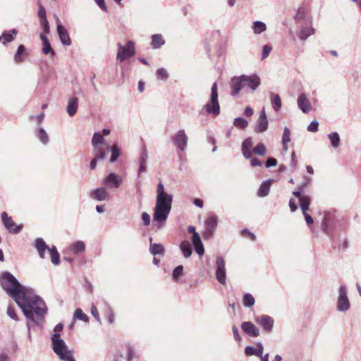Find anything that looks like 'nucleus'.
I'll return each mask as SVG.
<instances>
[{
    "label": "nucleus",
    "mask_w": 361,
    "mask_h": 361,
    "mask_svg": "<svg viewBox=\"0 0 361 361\" xmlns=\"http://www.w3.org/2000/svg\"><path fill=\"white\" fill-rule=\"evenodd\" d=\"M252 152L259 156H264L267 153V149L262 142H259L253 148Z\"/></svg>",
    "instance_id": "43"
},
{
    "label": "nucleus",
    "mask_w": 361,
    "mask_h": 361,
    "mask_svg": "<svg viewBox=\"0 0 361 361\" xmlns=\"http://www.w3.org/2000/svg\"><path fill=\"white\" fill-rule=\"evenodd\" d=\"M267 29V25L264 23L257 20L253 23L252 30L255 34L259 35L264 32Z\"/></svg>",
    "instance_id": "38"
},
{
    "label": "nucleus",
    "mask_w": 361,
    "mask_h": 361,
    "mask_svg": "<svg viewBox=\"0 0 361 361\" xmlns=\"http://www.w3.org/2000/svg\"><path fill=\"white\" fill-rule=\"evenodd\" d=\"M157 76L159 80H166L168 78L169 75L166 69L161 68L157 69Z\"/></svg>",
    "instance_id": "48"
},
{
    "label": "nucleus",
    "mask_w": 361,
    "mask_h": 361,
    "mask_svg": "<svg viewBox=\"0 0 361 361\" xmlns=\"http://www.w3.org/2000/svg\"><path fill=\"white\" fill-rule=\"evenodd\" d=\"M319 123L316 121H312L307 127L310 132L315 133L318 131Z\"/></svg>",
    "instance_id": "55"
},
{
    "label": "nucleus",
    "mask_w": 361,
    "mask_h": 361,
    "mask_svg": "<svg viewBox=\"0 0 361 361\" xmlns=\"http://www.w3.org/2000/svg\"><path fill=\"white\" fill-rule=\"evenodd\" d=\"M253 146V141L251 137L246 138L242 143L241 149L243 157L247 159H251L252 152L251 148Z\"/></svg>",
    "instance_id": "22"
},
{
    "label": "nucleus",
    "mask_w": 361,
    "mask_h": 361,
    "mask_svg": "<svg viewBox=\"0 0 361 361\" xmlns=\"http://www.w3.org/2000/svg\"><path fill=\"white\" fill-rule=\"evenodd\" d=\"M203 109L208 114L218 116L220 114V105L218 100L217 83L214 82L211 88L210 99L204 105Z\"/></svg>",
    "instance_id": "6"
},
{
    "label": "nucleus",
    "mask_w": 361,
    "mask_h": 361,
    "mask_svg": "<svg viewBox=\"0 0 361 361\" xmlns=\"http://www.w3.org/2000/svg\"><path fill=\"white\" fill-rule=\"evenodd\" d=\"M59 337L60 334L54 333L51 338L54 353L62 361H75L73 357V350H69L65 341Z\"/></svg>",
    "instance_id": "5"
},
{
    "label": "nucleus",
    "mask_w": 361,
    "mask_h": 361,
    "mask_svg": "<svg viewBox=\"0 0 361 361\" xmlns=\"http://www.w3.org/2000/svg\"><path fill=\"white\" fill-rule=\"evenodd\" d=\"M111 152V156L110 158V162L114 163L115 162L117 159L120 157V150L118 147L116 145H114L110 149Z\"/></svg>",
    "instance_id": "44"
},
{
    "label": "nucleus",
    "mask_w": 361,
    "mask_h": 361,
    "mask_svg": "<svg viewBox=\"0 0 361 361\" xmlns=\"http://www.w3.org/2000/svg\"><path fill=\"white\" fill-rule=\"evenodd\" d=\"M26 55L25 46L20 44L18 46L17 51L13 56V61L17 64L22 63L24 61L25 56Z\"/></svg>",
    "instance_id": "28"
},
{
    "label": "nucleus",
    "mask_w": 361,
    "mask_h": 361,
    "mask_svg": "<svg viewBox=\"0 0 361 361\" xmlns=\"http://www.w3.org/2000/svg\"><path fill=\"white\" fill-rule=\"evenodd\" d=\"M314 33L312 26L302 27L298 32V36L301 40H305L308 37Z\"/></svg>",
    "instance_id": "31"
},
{
    "label": "nucleus",
    "mask_w": 361,
    "mask_h": 361,
    "mask_svg": "<svg viewBox=\"0 0 361 361\" xmlns=\"http://www.w3.org/2000/svg\"><path fill=\"white\" fill-rule=\"evenodd\" d=\"M69 249L73 253L78 254L83 252L85 250V245L82 241L78 240L73 243L70 246Z\"/></svg>",
    "instance_id": "33"
},
{
    "label": "nucleus",
    "mask_w": 361,
    "mask_h": 361,
    "mask_svg": "<svg viewBox=\"0 0 361 361\" xmlns=\"http://www.w3.org/2000/svg\"><path fill=\"white\" fill-rule=\"evenodd\" d=\"M290 141V131L288 127H285L283 129V133L282 135V145L283 149L286 152L288 150V144Z\"/></svg>",
    "instance_id": "35"
},
{
    "label": "nucleus",
    "mask_w": 361,
    "mask_h": 361,
    "mask_svg": "<svg viewBox=\"0 0 361 361\" xmlns=\"http://www.w3.org/2000/svg\"><path fill=\"white\" fill-rule=\"evenodd\" d=\"M25 317L36 324L44 319L47 307L43 299L32 288L25 293L20 302H16Z\"/></svg>",
    "instance_id": "1"
},
{
    "label": "nucleus",
    "mask_w": 361,
    "mask_h": 361,
    "mask_svg": "<svg viewBox=\"0 0 361 361\" xmlns=\"http://www.w3.org/2000/svg\"><path fill=\"white\" fill-rule=\"evenodd\" d=\"M272 47L268 44H265L262 47V60L265 59L269 55Z\"/></svg>",
    "instance_id": "53"
},
{
    "label": "nucleus",
    "mask_w": 361,
    "mask_h": 361,
    "mask_svg": "<svg viewBox=\"0 0 361 361\" xmlns=\"http://www.w3.org/2000/svg\"><path fill=\"white\" fill-rule=\"evenodd\" d=\"M7 314L11 319L15 321H17L18 319V315L16 314V311L12 306L8 307Z\"/></svg>",
    "instance_id": "54"
},
{
    "label": "nucleus",
    "mask_w": 361,
    "mask_h": 361,
    "mask_svg": "<svg viewBox=\"0 0 361 361\" xmlns=\"http://www.w3.org/2000/svg\"><path fill=\"white\" fill-rule=\"evenodd\" d=\"M331 145L334 148H338L341 143V139L337 132H333L328 135Z\"/></svg>",
    "instance_id": "37"
},
{
    "label": "nucleus",
    "mask_w": 361,
    "mask_h": 361,
    "mask_svg": "<svg viewBox=\"0 0 361 361\" xmlns=\"http://www.w3.org/2000/svg\"><path fill=\"white\" fill-rule=\"evenodd\" d=\"M268 119L264 108L260 111L259 116L255 127V131L257 133L265 132L268 129Z\"/></svg>",
    "instance_id": "15"
},
{
    "label": "nucleus",
    "mask_w": 361,
    "mask_h": 361,
    "mask_svg": "<svg viewBox=\"0 0 361 361\" xmlns=\"http://www.w3.org/2000/svg\"><path fill=\"white\" fill-rule=\"evenodd\" d=\"M188 232L192 234L191 240L195 252L200 256H202L204 253V248L202 243L200 234L196 231L195 227L194 226H189L188 227Z\"/></svg>",
    "instance_id": "11"
},
{
    "label": "nucleus",
    "mask_w": 361,
    "mask_h": 361,
    "mask_svg": "<svg viewBox=\"0 0 361 361\" xmlns=\"http://www.w3.org/2000/svg\"><path fill=\"white\" fill-rule=\"evenodd\" d=\"M179 247L185 258H188L191 256L192 253V246L188 240H183L180 243Z\"/></svg>",
    "instance_id": "27"
},
{
    "label": "nucleus",
    "mask_w": 361,
    "mask_h": 361,
    "mask_svg": "<svg viewBox=\"0 0 361 361\" xmlns=\"http://www.w3.org/2000/svg\"><path fill=\"white\" fill-rule=\"evenodd\" d=\"M183 267L182 265H178V267H176L173 271V279L174 280H177L180 276H181L183 274Z\"/></svg>",
    "instance_id": "51"
},
{
    "label": "nucleus",
    "mask_w": 361,
    "mask_h": 361,
    "mask_svg": "<svg viewBox=\"0 0 361 361\" xmlns=\"http://www.w3.org/2000/svg\"><path fill=\"white\" fill-rule=\"evenodd\" d=\"M164 43L165 41L161 35H153L152 36L151 45L154 49L160 48Z\"/></svg>",
    "instance_id": "34"
},
{
    "label": "nucleus",
    "mask_w": 361,
    "mask_h": 361,
    "mask_svg": "<svg viewBox=\"0 0 361 361\" xmlns=\"http://www.w3.org/2000/svg\"><path fill=\"white\" fill-rule=\"evenodd\" d=\"M218 219L215 215H211L207 219L204 225V230L202 234L204 239H209L212 237L216 229Z\"/></svg>",
    "instance_id": "12"
},
{
    "label": "nucleus",
    "mask_w": 361,
    "mask_h": 361,
    "mask_svg": "<svg viewBox=\"0 0 361 361\" xmlns=\"http://www.w3.org/2000/svg\"><path fill=\"white\" fill-rule=\"evenodd\" d=\"M18 31L16 29H12L8 32H4L2 34V37H4V41L3 42V44H6L8 42H11L14 39V35H17Z\"/></svg>",
    "instance_id": "39"
},
{
    "label": "nucleus",
    "mask_w": 361,
    "mask_h": 361,
    "mask_svg": "<svg viewBox=\"0 0 361 361\" xmlns=\"http://www.w3.org/2000/svg\"><path fill=\"white\" fill-rule=\"evenodd\" d=\"M91 314L98 322L101 323V319L97 308L94 305H92L91 307Z\"/></svg>",
    "instance_id": "57"
},
{
    "label": "nucleus",
    "mask_w": 361,
    "mask_h": 361,
    "mask_svg": "<svg viewBox=\"0 0 361 361\" xmlns=\"http://www.w3.org/2000/svg\"><path fill=\"white\" fill-rule=\"evenodd\" d=\"M57 32L59 36L60 40L63 45L69 46L71 44V40L67 30L59 21L57 24Z\"/></svg>",
    "instance_id": "20"
},
{
    "label": "nucleus",
    "mask_w": 361,
    "mask_h": 361,
    "mask_svg": "<svg viewBox=\"0 0 361 361\" xmlns=\"http://www.w3.org/2000/svg\"><path fill=\"white\" fill-rule=\"evenodd\" d=\"M264 351V346L262 343L259 342L257 343V348L247 345L245 348V354L247 356L256 355L257 357L261 356Z\"/></svg>",
    "instance_id": "24"
},
{
    "label": "nucleus",
    "mask_w": 361,
    "mask_h": 361,
    "mask_svg": "<svg viewBox=\"0 0 361 361\" xmlns=\"http://www.w3.org/2000/svg\"><path fill=\"white\" fill-rule=\"evenodd\" d=\"M310 204V197L309 196L303 195L300 197V204L303 214H305V212L309 209Z\"/></svg>",
    "instance_id": "41"
},
{
    "label": "nucleus",
    "mask_w": 361,
    "mask_h": 361,
    "mask_svg": "<svg viewBox=\"0 0 361 361\" xmlns=\"http://www.w3.org/2000/svg\"><path fill=\"white\" fill-rule=\"evenodd\" d=\"M98 6L104 11H107V7L104 0H94Z\"/></svg>",
    "instance_id": "63"
},
{
    "label": "nucleus",
    "mask_w": 361,
    "mask_h": 361,
    "mask_svg": "<svg viewBox=\"0 0 361 361\" xmlns=\"http://www.w3.org/2000/svg\"><path fill=\"white\" fill-rule=\"evenodd\" d=\"M152 238H149L150 245H149V252L153 255H164V247L161 244L159 243H152Z\"/></svg>",
    "instance_id": "29"
},
{
    "label": "nucleus",
    "mask_w": 361,
    "mask_h": 361,
    "mask_svg": "<svg viewBox=\"0 0 361 361\" xmlns=\"http://www.w3.org/2000/svg\"><path fill=\"white\" fill-rule=\"evenodd\" d=\"M215 276L217 281L222 285L226 283V263L224 258L218 256L215 262Z\"/></svg>",
    "instance_id": "9"
},
{
    "label": "nucleus",
    "mask_w": 361,
    "mask_h": 361,
    "mask_svg": "<svg viewBox=\"0 0 361 361\" xmlns=\"http://www.w3.org/2000/svg\"><path fill=\"white\" fill-rule=\"evenodd\" d=\"M1 220L5 228L10 233L17 234L20 232L23 228L22 225H16L12 220L11 217L8 216L6 212L1 214Z\"/></svg>",
    "instance_id": "13"
},
{
    "label": "nucleus",
    "mask_w": 361,
    "mask_h": 361,
    "mask_svg": "<svg viewBox=\"0 0 361 361\" xmlns=\"http://www.w3.org/2000/svg\"><path fill=\"white\" fill-rule=\"evenodd\" d=\"M122 178L115 173H110L104 180L106 188H118L122 183Z\"/></svg>",
    "instance_id": "17"
},
{
    "label": "nucleus",
    "mask_w": 361,
    "mask_h": 361,
    "mask_svg": "<svg viewBox=\"0 0 361 361\" xmlns=\"http://www.w3.org/2000/svg\"><path fill=\"white\" fill-rule=\"evenodd\" d=\"M255 322L263 329L265 333H271L273 330L274 321L272 317L268 315H262L255 318Z\"/></svg>",
    "instance_id": "14"
},
{
    "label": "nucleus",
    "mask_w": 361,
    "mask_h": 361,
    "mask_svg": "<svg viewBox=\"0 0 361 361\" xmlns=\"http://www.w3.org/2000/svg\"><path fill=\"white\" fill-rule=\"evenodd\" d=\"M78 99L77 97H72L68 99L66 111L69 116H73L78 110Z\"/></svg>",
    "instance_id": "26"
},
{
    "label": "nucleus",
    "mask_w": 361,
    "mask_h": 361,
    "mask_svg": "<svg viewBox=\"0 0 361 361\" xmlns=\"http://www.w3.org/2000/svg\"><path fill=\"white\" fill-rule=\"evenodd\" d=\"M254 110L250 106H247L244 110V115L247 117H250L253 115Z\"/></svg>",
    "instance_id": "64"
},
{
    "label": "nucleus",
    "mask_w": 361,
    "mask_h": 361,
    "mask_svg": "<svg viewBox=\"0 0 361 361\" xmlns=\"http://www.w3.org/2000/svg\"><path fill=\"white\" fill-rule=\"evenodd\" d=\"M232 331L233 334V336L236 341L240 342L241 341V337L240 336L238 328L235 326H233Z\"/></svg>",
    "instance_id": "61"
},
{
    "label": "nucleus",
    "mask_w": 361,
    "mask_h": 361,
    "mask_svg": "<svg viewBox=\"0 0 361 361\" xmlns=\"http://www.w3.org/2000/svg\"><path fill=\"white\" fill-rule=\"evenodd\" d=\"M37 137L44 145H46L49 142L48 135L42 128L39 129Z\"/></svg>",
    "instance_id": "46"
},
{
    "label": "nucleus",
    "mask_w": 361,
    "mask_h": 361,
    "mask_svg": "<svg viewBox=\"0 0 361 361\" xmlns=\"http://www.w3.org/2000/svg\"><path fill=\"white\" fill-rule=\"evenodd\" d=\"M233 123L235 127L239 129H245L248 125V122L242 117L235 118Z\"/></svg>",
    "instance_id": "42"
},
{
    "label": "nucleus",
    "mask_w": 361,
    "mask_h": 361,
    "mask_svg": "<svg viewBox=\"0 0 361 361\" xmlns=\"http://www.w3.org/2000/svg\"><path fill=\"white\" fill-rule=\"evenodd\" d=\"M277 165V160L273 157H269L266 161V168L271 166H276Z\"/></svg>",
    "instance_id": "59"
},
{
    "label": "nucleus",
    "mask_w": 361,
    "mask_h": 361,
    "mask_svg": "<svg viewBox=\"0 0 361 361\" xmlns=\"http://www.w3.org/2000/svg\"><path fill=\"white\" fill-rule=\"evenodd\" d=\"M90 198L102 202L109 199V193L105 186L97 188L89 192Z\"/></svg>",
    "instance_id": "18"
},
{
    "label": "nucleus",
    "mask_w": 361,
    "mask_h": 361,
    "mask_svg": "<svg viewBox=\"0 0 361 361\" xmlns=\"http://www.w3.org/2000/svg\"><path fill=\"white\" fill-rule=\"evenodd\" d=\"M74 317L85 322H88V317L79 308L75 311Z\"/></svg>",
    "instance_id": "47"
},
{
    "label": "nucleus",
    "mask_w": 361,
    "mask_h": 361,
    "mask_svg": "<svg viewBox=\"0 0 361 361\" xmlns=\"http://www.w3.org/2000/svg\"><path fill=\"white\" fill-rule=\"evenodd\" d=\"M106 158V153L102 149H99V152H96L94 158L91 161L90 167L92 170L95 169L98 160H103Z\"/></svg>",
    "instance_id": "32"
},
{
    "label": "nucleus",
    "mask_w": 361,
    "mask_h": 361,
    "mask_svg": "<svg viewBox=\"0 0 361 361\" xmlns=\"http://www.w3.org/2000/svg\"><path fill=\"white\" fill-rule=\"evenodd\" d=\"M269 96L272 108L274 111H278L282 106L280 96L274 92H271Z\"/></svg>",
    "instance_id": "30"
},
{
    "label": "nucleus",
    "mask_w": 361,
    "mask_h": 361,
    "mask_svg": "<svg viewBox=\"0 0 361 361\" xmlns=\"http://www.w3.org/2000/svg\"><path fill=\"white\" fill-rule=\"evenodd\" d=\"M92 144L96 152H99V149H102L99 145H104L106 149L109 151L110 146L107 144L103 137V135L99 133H94L92 139Z\"/></svg>",
    "instance_id": "21"
},
{
    "label": "nucleus",
    "mask_w": 361,
    "mask_h": 361,
    "mask_svg": "<svg viewBox=\"0 0 361 361\" xmlns=\"http://www.w3.org/2000/svg\"><path fill=\"white\" fill-rule=\"evenodd\" d=\"M255 300L250 293L245 294L243 297V305L245 307H250L254 305Z\"/></svg>",
    "instance_id": "45"
},
{
    "label": "nucleus",
    "mask_w": 361,
    "mask_h": 361,
    "mask_svg": "<svg viewBox=\"0 0 361 361\" xmlns=\"http://www.w3.org/2000/svg\"><path fill=\"white\" fill-rule=\"evenodd\" d=\"M305 18V10L302 8H300L298 10L294 18L296 22L299 23L301 20H304Z\"/></svg>",
    "instance_id": "52"
},
{
    "label": "nucleus",
    "mask_w": 361,
    "mask_h": 361,
    "mask_svg": "<svg viewBox=\"0 0 361 361\" xmlns=\"http://www.w3.org/2000/svg\"><path fill=\"white\" fill-rule=\"evenodd\" d=\"M157 195L153 215V221L157 228H161L165 224L170 214L173 201L171 195L165 192L164 184L160 182L157 185Z\"/></svg>",
    "instance_id": "2"
},
{
    "label": "nucleus",
    "mask_w": 361,
    "mask_h": 361,
    "mask_svg": "<svg viewBox=\"0 0 361 361\" xmlns=\"http://www.w3.org/2000/svg\"><path fill=\"white\" fill-rule=\"evenodd\" d=\"M350 307V303L347 295V288L345 285H341L338 288L337 310L338 312H347Z\"/></svg>",
    "instance_id": "8"
},
{
    "label": "nucleus",
    "mask_w": 361,
    "mask_h": 361,
    "mask_svg": "<svg viewBox=\"0 0 361 361\" xmlns=\"http://www.w3.org/2000/svg\"><path fill=\"white\" fill-rule=\"evenodd\" d=\"M142 219L145 226H148L150 224V216L147 212H143L142 214Z\"/></svg>",
    "instance_id": "62"
},
{
    "label": "nucleus",
    "mask_w": 361,
    "mask_h": 361,
    "mask_svg": "<svg viewBox=\"0 0 361 361\" xmlns=\"http://www.w3.org/2000/svg\"><path fill=\"white\" fill-rule=\"evenodd\" d=\"M40 24L43 26L44 32L47 34L49 32V24L47 18L40 20Z\"/></svg>",
    "instance_id": "60"
},
{
    "label": "nucleus",
    "mask_w": 361,
    "mask_h": 361,
    "mask_svg": "<svg viewBox=\"0 0 361 361\" xmlns=\"http://www.w3.org/2000/svg\"><path fill=\"white\" fill-rule=\"evenodd\" d=\"M43 44V48H42V51H43V53L44 54H50L51 55V57H53L54 55H55V53L54 51L52 50L51 47V44L49 43V42H47V43H44L42 44Z\"/></svg>",
    "instance_id": "50"
},
{
    "label": "nucleus",
    "mask_w": 361,
    "mask_h": 361,
    "mask_svg": "<svg viewBox=\"0 0 361 361\" xmlns=\"http://www.w3.org/2000/svg\"><path fill=\"white\" fill-rule=\"evenodd\" d=\"M35 247L37 249L41 259H44L45 252L47 250L49 251V249L51 248L47 245L44 240L41 238H37L35 239Z\"/></svg>",
    "instance_id": "23"
},
{
    "label": "nucleus",
    "mask_w": 361,
    "mask_h": 361,
    "mask_svg": "<svg viewBox=\"0 0 361 361\" xmlns=\"http://www.w3.org/2000/svg\"><path fill=\"white\" fill-rule=\"evenodd\" d=\"M135 54V44L133 41H128L126 46H123L121 43H118V52L116 55L117 60L123 62L126 59L133 57Z\"/></svg>",
    "instance_id": "7"
},
{
    "label": "nucleus",
    "mask_w": 361,
    "mask_h": 361,
    "mask_svg": "<svg viewBox=\"0 0 361 361\" xmlns=\"http://www.w3.org/2000/svg\"><path fill=\"white\" fill-rule=\"evenodd\" d=\"M137 357L136 353L133 346L128 347V353H127V359L126 361H133L135 358Z\"/></svg>",
    "instance_id": "49"
},
{
    "label": "nucleus",
    "mask_w": 361,
    "mask_h": 361,
    "mask_svg": "<svg viewBox=\"0 0 361 361\" xmlns=\"http://www.w3.org/2000/svg\"><path fill=\"white\" fill-rule=\"evenodd\" d=\"M270 180L262 183L257 192L258 196L263 197L268 195L270 190Z\"/></svg>",
    "instance_id": "36"
},
{
    "label": "nucleus",
    "mask_w": 361,
    "mask_h": 361,
    "mask_svg": "<svg viewBox=\"0 0 361 361\" xmlns=\"http://www.w3.org/2000/svg\"><path fill=\"white\" fill-rule=\"evenodd\" d=\"M49 252L51 257V261L54 265L59 264V254L57 251L56 246H52L49 249Z\"/></svg>",
    "instance_id": "40"
},
{
    "label": "nucleus",
    "mask_w": 361,
    "mask_h": 361,
    "mask_svg": "<svg viewBox=\"0 0 361 361\" xmlns=\"http://www.w3.org/2000/svg\"><path fill=\"white\" fill-rule=\"evenodd\" d=\"M38 17L39 18V20L47 18L46 10L42 5H39Z\"/></svg>",
    "instance_id": "56"
},
{
    "label": "nucleus",
    "mask_w": 361,
    "mask_h": 361,
    "mask_svg": "<svg viewBox=\"0 0 361 361\" xmlns=\"http://www.w3.org/2000/svg\"><path fill=\"white\" fill-rule=\"evenodd\" d=\"M241 329L244 333L251 337H257L259 336V330L250 322H244L241 324Z\"/></svg>",
    "instance_id": "19"
},
{
    "label": "nucleus",
    "mask_w": 361,
    "mask_h": 361,
    "mask_svg": "<svg viewBox=\"0 0 361 361\" xmlns=\"http://www.w3.org/2000/svg\"><path fill=\"white\" fill-rule=\"evenodd\" d=\"M260 84V78L257 74L250 75H241L239 77H234L231 79L230 82L232 90L231 95L235 96L238 94L245 87H247L254 92L259 87Z\"/></svg>",
    "instance_id": "4"
},
{
    "label": "nucleus",
    "mask_w": 361,
    "mask_h": 361,
    "mask_svg": "<svg viewBox=\"0 0 361 361\" xmlns=\"http://www.w3.org/2000/svg\"><path fill=\"white\" fill-rule=\"evenodd\" d=\"M297 105L303 114H308L312 109L310 101L304 92L299 94L297 99Z\"/></svg>",
    "instance_id": "16"
},
{
    "label": "nucleus",
    "mask_w": 361,
    "mask_h": 361,
    "mask_svg": "<svg viewBox=\"0 0 361 361\" xmlns=\"http://www.w3.org/2000/svg\"><path fill=\"white\" fill-rule=\"evenodd\" d=\"M0 285L3 290L16 303L25 295V293L31 288L23 286L17 279L8 271L0 274Z\"/></svg>",
    "instance_id": "3"
},
{
    "label": "nucleus",
    "mask_w": 361,
    "mask_h": 361,
    "mask_svg": "<svg viewBox=\"0 0 361 361\" xmlns=\"http://www.w3.org/2000/svg\"><path fill=\"white\" fill-rule=\"evenodd\" d=\"M106 314L109 322L112 324L114 322V314L113 310L109 306L107 307Z\"/></svg>",
    "instance_id": "58"
},
{
    "label": "nucleus",
    "mask_w": 361,
    "mask_h": 361,
    "mask_svg": "<svg viewBox=\"0 0 361 361\" xmlns=\"http://www.w3.org/2000/svg\"><path fill=\"white\" fill-rule=\"evenodd\" d=\"M148 155L146 147H143L142 149L141 155L139 159V169H138V174H141L142 173L146 172L147 171V161Z\"/></svg>",
    "instance_id": "25"
},
{
    "label": "nucleus",
    "mask_w": 361,
    "mask_h": 361,
    "mask_svg": "<svg viewBox=\"0 0 361 361\" xmlns=\"http://www.w3.org/2000/svg\"><path fill=\"white\" fill-rule=\"evenodd\" d=\"M171 140L176 148L180 152H184L188 145V137L185 130L180 129L171 137Z\"/></svg>",
    "instance_id": "10"
}]
</instances>
